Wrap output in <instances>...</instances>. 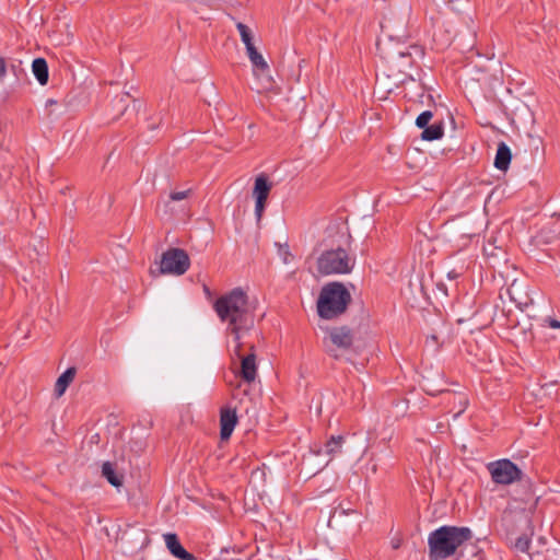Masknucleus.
Listing matches in <instances>:
<instances>
[{
	"instance_id": "obj_1",
	"label": "nucleus",
	"mask_w": 560,
	"mask_h": 560,
	"mask_svg": "<svg viewBox=\"0 0 560 560\" xmlns=\"http://www.w3.org/2000/svg\"><path fill=\"white\" fill-rule=\"evenodd\" d=\"M213 308L220 320L228 324L226 331L235 342L234 354L242 360L241 335L249 331L255 324V313L249 308L246 292L242 288H234L218 298Z\"/></svg>"
},
{
	"instance_id": "obj_2",
	"label": "nucleus",
	"mask_w": 560,
	"mask_h": 560,
	"mask_svg": "<svg viewBox=\"0 0 560 560\" xmlns=\"http://www.w3.org/2000/svg\"><path fill=\"white\" fill-rule=\"evenodd\" d=\"M471 536L468 527L442 526L433 530L428 538L430 560H442L453 556Z\"/></svg>"
},
{
	"instance_id": "obj_3",
	"label": "nucleus",
	"mask_w": 560,
	"mask_h": 560,
	"mask_svg": "<svg viewBox=\"0 0 560 560\" xmlns=\"http://www.w3.org/2000/svg\"><path fill=\"white\" fill-rule=\"evenodd\" d=\"M351 302L349 290L341 282H330L320 290L317 300L318 315L324 319H332L343 314Z\"/></svg>"
},
{
	"instance_id": "obj_4",
	"label": "nucleus",
	"mask_w": 560,
	"mask_h": 560,
	"mask_svg": "<svg viewBox=\"0 0 560 560\" xmlns=\"http://www.w3.org/2000/svg\"><path fill=\"white\" fill-rule=\"evenodd\" d=\"M354 265L355 257L340 246L324 250L317 258V271L325 276L350 273Z\"/></svg>"
},
{
	"instance_id": "obj_5",
	"label": "nucleus",
	"mask_w": 560,
	"mask_h": 560,
	"mask_svg": "<svg viewBox=\"0 0 560 560\" xmlns=\"http://www.w3.org/2000/svg\"><path fill=\"white\" fill-rule=\"evenodd\" d=\"M353 331L347 326L334 327L325 339L326 352L334 359L350 360L357 353L353 345Z\"/></svg>"
},
{
	"instance_id": "obj_6",
	"label": "nucleus",
	"mask_w": 560,
	"mask_h": 560,
	"mask_svg": "<svg viewBox=\"0 0 560 560\" xmlns=\"http://www.w3.org/2000/svg\"><path fill=\"white\" fill-rule=\"evenodd\" d=\"M492 481L498 485H511L523 478V471L510 459H499L487 465Z\"/></svg>"
},
{
	"instance_id": "obj_7",
	"label": "nucleus",
	"mask_w": 560,
	"mask_h": 560,
	"mask_svg": "<svg viewBox=\"0 0 560 560\" xmlns=\"http://www.w3.org/2000/svg\"><path fill=\"white\" fill-rule=\"evenodd\" d=\"M190 266V259L186 250L182 248H168L163 253L160 262V273L182 276Z\"/></svg>"
},
{
	"instance_id": "obj_8",
	"label": "nucleus",
	"mask_w": 560,
	"mask_h": 560,
	"mask_svg": "<svg viewBox=\"0 0 560 560\" xmlns=\"http://www.w3.org/2000/svg\"><path fill=\"white\" fill-rule=\"evenodd\" d=\"M272 188V184L269 182L267 175L260 174L256 177L253 195L256 199L255 202V214L257 220H260L262 217V213L266 208V202L268 199V196L270 194V190Z\"/></svg>"
},
{
	"instance_id": "obj_9",
	"label": "nucleus",
	"mask_w": 560,
	"mask_h": 560,
	"mask_svg": "<svg viewBox=\"0 0 560 560\" xmlns=\"http://www.w3.org/2000/svg\"><path fill=\"white\" fill-rule=\"evenodd\" d=\"M237 423V416L235 409L229 407L222 408L220 411V438L221 440H229Z\"/></svg>"
},
{
	"instance_id": "obj_10",
	"label": "nucleus",
	"mask_w": 560,
	"mask_h": 560,
	"mask_svg": "<svg viewBox=\"0 0 560 560\" xmlns=\"http://www.w3.org/2000/svg\"><path fill=\"white\" fill-rule=\"evenodd\" d=\"M165 545L171 555L179 560H197V558L188 552L180 544L178 536L174 533L164 535Z\"/></svg>"
},
{
	"instance_id": "obj_11",
	"label": "nucleus",
	"mask_w": 560,
	"mask_h": 560,
	"mask_svg": "<svg viewBox=\"0 0 560 560\" xmlns=\"http://www.w3.org/2000/svg\"><path fill=\"white\" fill-rule=\"evenodd\" d=\"M240 376L246 383H252L257 376L256 355L254 347H250V353L242 357Z\"/></svg>"
},
{
	"instance_id": "obj_12",
	"label": "nucleus",
	"mask_w": 560,
	"mask_h": 560,
	"mask_svg": "<svg viewBox=\"0 0 560 560\" xmlns=\"http://www.w3.org/2000/svg\"><path fill=\"white\" fill-rule=\"evenodd\" d=\"M512 153L509 145L501 141L498 144L493 165L499 171H506L511 164Z\"/></svg>"
},
{
	"instance_id": "obj_13",
	"label": "nucleus",
	"mask_w": 560,
	"mask_h": 560,
	"mask_svg": "<svg viewBox=\"0 0 560 560\" xmlns=\"http://www.w3.org/2000/svg\"><path fill=\"white\" fill-rule=\"evenodd\" d=\"M246 52L253 65L255 74L261 73L265 75L269 72V66L267 61L255 46L246 48Z\"/></svg>"
},
{
	"instance_id": "obj_14",
	"label": "nucleus",
	"mask_w": 560,
	"mask_h": 560,
	"mask_svg": "<svg viewBox=\"0 0 560 560\" xmlns=\"http://www.w3.org/2000/svg\"><path fill=\"white\" fill-rule=\"evenodd\" d=\"M77 374V369L74 366L68 368L56 381L55 384V395L57 397H61L67 390L68 386L72 383Z\"/></svg>"
},
{
	"instance_id": "obj_15",
	"label": "nucleus",
	"mask_w": 560,
	"mask_h": 560,
	"mask_svg": "<svg viewBox=\"0 0 560 560\" xmlns=\"http://www.w3.org/2000/svg\"><path fill=\"white\" fill-rule=\"evenodd\" d=\"M102 476L114 487L119 488L122 486L124 475L119 474L115 465L110 462H105L102 465Z\"/></svg>"
},
{
	"instance_id": "obj_16",
	"label": "nucleus",
	"mask_w": 560,
	"mask_h": 560,
	"mask_svg": "<svg viewBox=\"0 0 560 560\" xmlns=\"http://www.w3.org/2000/svg\"><path fill=\"white\" fill-rule=\"evenodd\" d=\"M34 77L40 85H46L49 79L48 65L44 58H35L32 63Z\"/></svg>"
},
{
	"instance_id": "obj_17",
	"label": "nucleus",
	"mask_w": 560,
	"mask_h": 560,
	"mask_svg": "<svg viewBox=\"0 0 560 560\" xmlns=\"http://www.w3.org/2000/svg\"><path fill=\"white\" fill-rule=\"evenodd\" d=\"M444 136V122L442 120L435 121L423 128L421 139L424 141L439 140Z\"/></svg>"
},
{
	"instance_id": "obj_18",
	"label": "nucleus",
	"mask_w": 560,
	"mask_h": 560,
	"mask_svg": "<svg viewBox=\"0 0 560 560\" xmlns=\"http://www.w3.org/2000/svg\"><path fill=\"white\" fill-rule=\"evenodd\" d=\"M343 441L345 438L342 435L330 436V439L325 443L323 453L331 457L341 453Z\"/></svg>"
},
{
	"instance_id": "obj_19",
	"label": "nucleus",
	"mask_w": 560,
	"mask_h": 560,
	"mask_svg": "<svg viewBox=\"0 0 560 560\" xmlns=\"http://www.w3.org/2000/svg\"><path fill=\"white\" fill-rule=\"evenodd\" d=\"M236 28H237L241 39L244 43L246 48L255 46L254 42H253V39H254L253 33L246 24H244L242 22H237Z\"/></svg>"
},
{
	"instance_id": "obj_20",
	"label": "nucleus",
	"mask_w": 560,
	"mask_h": 560,
	"mask_svg": "<svg viewBox=\"0 0 560 560\" xmlns=\"http://www.w3.org/2000/svg\"><path fill=\"white\" fill-rule=\"evenodd\" d=\"M397 54H398V57H400V58H406V57L410 58L412 55L423 56V49L419 45H410L406 49L399 50Z\"/></svg>"
},
{
	"instance_id": "obj_21",
	"label": "nucleus",
	"mask_w": 560,
	"mask_h": 560,
	"mask_svg": "<svg viewBox=\"0 0 560 560\" xmlns=\"http://www.w3.org/2000/svg\"><path fill=\"white\" fill-rule=\"evenodd\" d=\"M433 118V113L431 110H424L418 115L416 119V126L420 129L427 127L430 120Z\"/></svg>"
},
{
	"instance_id": "obj_22",
	"label": "nucleus",
	"mask_w": 560,
	"mask_h": 560,
	"mask_svg": "<svg viewBox=\"0 0 560 560\" xmlns=\"http://www.w3.org/2000/svg\"><path fill=\"white\" fill-rule=\"evenodd\" d=\"M530 546V539L527 535H521L515 541V549L521 552H527Z\"/></svg>"
},
{
	"instance_id": "obj_23",
	"label": "nucleus",
	"mask_w": 560,
	"mask_h": 560,
	"mask_svg": "<svg viewBox=\"0 0 560 560\" xmlns=\"http://www.w3.org/2000/svg\"><path fill=\"white\" fill-rule=\"evenodd\" d=\"M12 170L9 165H0V188H2L11 178Z\"/></svg>"
},
{
	"instance_id": "obj_24",
	"label": "nucleus",
	"mask_w": 560,
	"mask_h": 560,
	"mask_svg": "<svg viewBox=\"0 0 560 560\" xmlns=\"http://www.w3.org/2000/svg\"><path fill=\"white\" fill-rule=\"evenodd\" d=\"M276 245L278 247V255L281 257L284 264H288L290 261V257L292 256L290 253L289 245L287 243H276Z\"/></svg>"
},
{
	"instance_id": "obj_25",
	"label": "nucleus",
	"mask_w": 560,
	"mask_h": 560,
	"mask_svg": "<svg viewBox=\"0 0 560 560\" xmlns=\"http://www.w3.org/2000/svg\"><path fill=\"white\" fill-rule=\"evenodd\" d=\"M191 190H183V191H173L170 194V199L173 201H179L186 199L190 195Z\"/></svg>"
},
{
	"instance_id": "obj_26",
	"label": "nucleus",
	"mask_w": 560,
	"mask_h": 560,
	"mask_svg": "<svg viewBox=\"0 0 560 560\" xmlns=\"http://www.w3.org/2000/svg\"><path fill=\"white\" fill-rule=\"evenodd\" d=\"M8 65L3 57H0V81L7 75Z\"/></svg>"
},
{
	"instance_id": "obj_27",
	"label": "nucleus",
	"mask_w": 560,
	"mask_h": 560,
	"mask_svg": "<svg viewBox=\"0 0 560 560\" xmlns=\"http://www.w3.org/2000/svg\"><path fill=\"white\" fill-rule=\"evenodd\" d=\"M547 322L549 324V327L551 328H560V322L553 318H547Z\"/></svg>"
},
{
	"instance_id": "obj_28",
	"label": "nucleus",
	"mask_w": 560,
	"mask_h": 560,
	"mask_svg": "<svg viewBox=\"0 0 560 560\" xmlns=\"http://www.w3.org/2000/svg\"><path fill=\"white\" fill-rule=\"evenodd\" d=\"M271 86H272V79H271L270 75H266L265 77V84H264L262 89L268 90Z\"/></svg>"
},
{
	"instance_id": "obj_29",
	"label": "nucleus",
	"mask_w": 560,
	"mask_h": 560,
	"mask_svg": "<svg viewBox=\"0 0 560 560\" xmlns=\"http://www.w3.org/2000/svg\"><path fill=\"white\" fill-rule=\"evenodd\" d=\"M400 544H401L400 539H393L392 540L393 549H398L400 547Z\"/></svg>"
},
{
	"instance_id": "obj_30",
	"label": "nucleus",
	"mask_w": 560,
	"mask_h": 560,
	"mask_svg": "<svg viewBox=\"0 0 560 560\" xmlns=\"http://www.w3.org/2000/svg\"><path fill=\"white\" fill-rule=\"evenodd\" d=\"M55 104H57V101H55V100H52V98H48V100L46 101V107H49V106L55 105Z\"/></svg>"
},
{
	"instance_id": "obj_31",
	"label": "nucleus",
	"mask_w": 560,
	"mask_h": 560,
	"mask_svg": "<svg viewBox=\"0 0 560 560\" xmlns=\"http://www.w3.org/2000/svg\"><path fill=\"white\" fill-rule=\"evenodd\" d=\"M371 469H372V471L375 474V472L377 471V465H376V464H373Z\"/></svg>"
},
{
	"instance_id": "obj_32",
	"label": "nucleus",
	"mask_w": 560,
	"mask_h": 560,
	"mask_svg": "<svg viewBox=\"0 0 560 560\" xmlns=\"http://www.w3.org/2000/svg\"><path fill=\"white\" fill-rule=\"evenodd\" d=\"M448 277H450V278H456V277H457V275H456L454 271H451V272L448 273Z\"/></svg>"
}]
</instances>
